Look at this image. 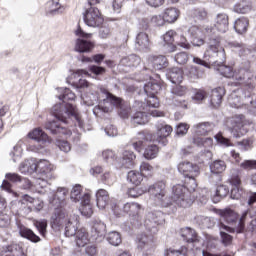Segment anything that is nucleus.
<instances>
[{
    "instance_id": "4468645a",
    "label": "nucleus",
    "mask_w": 256,
    "mask_h": 256,
    "mask_svg": "<svg viewBox=\"0 0 256 256\" xmlns=\"http://www.w3.org/2000/svg\"><path fill=\"white\" fill-rule=\"evenodd\" d=\"M148 193L155 199V201L163 203L167 197V184H165L164 181L156 182L149 186Z\"/></svg>"
},
{
    "instance_id": "09e8293b",
    "label": "nucleus",
    "mask_w": 256,
    "mask_h": 256,
    "mask_svg": "<svg viewBox=\"0 0 256 256\" xmlns=\"http://www.w3.org/2000/svg\"><path fill=\"white\" fill-rule=\"evenodd\" d=\"M161 90V86L155 82H148L144 85L145 93H150L151 95H155L158 91Z\"/></svg>"
},
{
    "instance_id": "9d476101",
    "label": "nucleus",
    "mask_w": 256,
    "mask_h": 256,
    "mask_svg": "<svg viewBox=\"0 0 256 256\" xmlns=\"http://www.w3.org/2000/svg\"><path fill=\"white\" fill-rule=\"evenodd\" d=\"M207 57L221 65L225 63V49L221 47L219 42H210L208 49L204 53V58L207 59Z\"/></svg>"
},
{
    "instance_id": "393cba45",
    "label": "nucleus",
    "mask_w": 256,
    "mask_h": 256,
    "mask_svg": "<svg viewBox=\"0 0 256 256\" xmlns=\"http://www.w3.org/2000/svg\"><path fill=\"white\" fill-rule=\"evenodd\" d=\"M18 229L19 235L24 237V239H28V241H32V243H39L41 241V238H39V236L33 233L31 229L23 225H18Z\"/></svg>"
},
{
    "instance_id": "58836bf2",
    "label": "nucleus",
    "mask_w": 256,
    "mask_h": 256,
    "mask_svg": "<svg viewBox=\"0 0 256 256\" xmlns=\"http://www.w3.org/2000/svg\"><path fill=\"white\" fill-rule=\"evenodd\" d=\"M69 193V190L65 187H59L55 193L53 203L58 205H63V202L65 201V197H67V194Z\"/></svg>"
},
{
    "instance_id": "f704fd0d",
    "label": "nucleus",
    "mask_w": 256,
    "mask_h": 256,
    "mask_svg": "<svg viewBox=\"0 0 256 256\" xmlns=\"http://www.w3.org/2000/svg\"><path fill=\"white\" fill-rule=\"evenodd\" d=\"M137 156L133 151L125 150L122 154V167L129 169V167H133V161H135Z\"/></svg>"
},
{
    "instance_id": "423d86ee",
    "label": "nucleus",
    "mask_w": 256,
    "mask_h": 256,
    "mask_svg": "<svg viewBox=\"0 0 256 256\" xmlns=\"http://www.w3.org/2000/svg\"><path fill=\"white\" fill-rule=\"evenodd\" d=\"M97 99L99 101H104V103L107 101L108 103H111V105H114V107H119V115L122 119H127V117H129V107L123 106V100L111 94L109 91L105 90V88L99 89Z\"/></svg>"
},
{
    "instance_id": "412c9836",
    "label": "nucleus",
    "mask_w": 256,
    "mask_h": 256,
    "mask_svg": "<svg viewBox=\"0 0 256 256\" xmlns=\"http://www.w3.org/2000/svg\"><path fill=\"white\" fill-rule=\"evenodd\" d=\"M80 212L84 217H91L93 215V206H91V195L84 194L81 200Z\"/></svg>"
},
{
    "instance_id": "a19ab883",
    "label": "nucleus",
    "mask_w": 256,
    "mask_h": 256,
    "mask_svg": "<svg viewBox=\"0 0 256 256\" xmlns=\"http://www.w3.org/2000/svg\"><path fill=\"white\" fill-rule=\"evenodd\" d=\"M227 169V164L223 160H216L210 165L211 173L219 174L223 173Z\"/></svg>"
},
{
    "instance_id": "5701e85b",
    "label": "nucleus",
    "mask_w": 256,
    "mask_h": 256,
    "mask_svg": "<svg viewBox=\"0 0 256 256\" xmlns=\"http://www.w3.org/2000/svg\"><path fill=\"white\" fill-rule=\"evenodd\" d=\"M148 63L152 65L154 69L161 70L165 69L169 63L167 62V58L165 56H150L148 58Z\"/></svg>"
},
{
    "instance_id": "864d4df0",
    "label": "nucleus",
    "mask_w": 256,
    "mask_h": 256,
    "mask_svg": "<svg viewBox=\"0 0 256 256\" xmlns=\"http://www.w3.org/2000/svg\"><path fill=\"white\" fill-rule=\"evenodd\" d=\"M241 169H244V171H252L253 169H256V160H244L242 163H240Z\"/></svg>"
},
{
    "instance_id": "dca6fc26",
    "label": "nucleus",
    "mask_w": 256,
    "mask_h": 256,
    "mask_svg": "<svg viewBox=\"0 0 256 256\" xmlns=\"http://www.w3.org/2000/svg\"><path fill=\"white\" fill-rule=\"evenodd\" d=\"M226 127L232 131L235 137H241V135H243V127H245V124L243 123V118L233 117L226 120Z\"/></svg>"
},
{
    "instance_id": "f257e3e1",
    "label": "nucleus",
    "mask_w": 256,
    "mask_h": 256,
    "mask_svg": "<svg viewBox=\"0 0 256 256\" xmlns=\"http://www.w3.org/2000/svg\"><path fill=\"white\" fill-rule=\"evenodd\" d=\"M179 173H183L184 177H188L191 183V188L185 187L184 185L177 184L172 188V201L178 207H191L195 201V194H192L191 191H195L197 188V183L195 182V177L199 175V166L191 162H181L178 165Z\"/></svg>"
},
{
    "instance_id": "bf43d9fd",
    "label": "nucleus",
    "mask_w": 256,
    "mask_h": 256,
    "mask_svg": "<svg viewBox=\"0 0 256 256\" xmlns=\"http://www.w3.org/2000/svg\"><path fill=\"white\" fill-rule=\"evenodd\" d=\"M5 177L8 181H11V183H21V181H23V178L17 173H7Z\"/></svg>"
},
{
    "instance_id": "69168bd1",
    "label": "nucleus",
    "mask_w": 256,
    "mask_h": 256,
    "mask_svg": "<svg viewBox=\"0 0 256 256\" xmlns=\"http://www.w3.org/2000/svg\"><path fill=\"white\" fill-rule=\"evenodd\" d=\"M61 5L59 4V0H52L50 13L51 15H55V13H61Z\"/></svg>"
},
{
    "instance_id": "f8f14e48",
    "label": "nucleus",
    "mask_w": 256,
    "mask_h": 256,
    "mask_svg": "<svg viewBox=\"0 0 256 256\" xmlns=\"http://www.w3.org/2000/svg\"><path fill=\"white\" fill-rule=\"evenodd\" d=\"M160 215L159 212H148L144 220V227L150 235H157L159 233V224H160Z\"/></svg>"
},
{
    "instance_id": "9b49d317",
    "label": "nucleus",
    "mask_w": 256,
    "mask_h": 256,
    "mask_svg": "<svg viewBox=\"0 0 256 256\" xmlns=\"http://www.w3.org/2000/svg\"><path fill=\"white\" fill-rule=\"evenodd\" d=\"M56 120L48 122L46 124V129L48 131H51L53 135H57L58 133H62L63 135H71V130H67V128L64 125L69 124V119H71L72 116H67L66 118H59L56 117V115L52 112Z\"/></svg>"
},
{
    "instance_id": "052dcab7",
    "label": "nucleus",
    "mask_w": 256,
    "mask_h": 256,
    "mask_svg": "<svg viewBox=\"0 0 256 256\" xmlns=\"http://www.w3.org/2000/svg\"><path fill=\"white\" fill-rule=\"evenodd\" d=\"M153 141V139H151V135L147 134L144 138V140H139L137 142L133 143V147L134 149H136V151H141L143 145H145V141Z\"/></svg>"
},
{
    "instance_id": "a878e982",
    "label": "nucleus",
    "mask_w": 256,
    "mask_h": 256,
    "mask_svg": "<svg viewBox=\"0 0 256 256\" xmlns=\"http://www.w3.org/2000/svg\"><path fill=\"white\" fill-rule=\"evenodd\" d=\"M95 45H93V42H89L87 40L83 39H77L75 43V51L78 53H89Z\"/></svg>"
},
{
    "instance_id": "c85d7f7f",
    "label": "nucleus",
    "mask_w": 256,
    "mask_h": 256,
    "mask_svg": "<svg viewBox=\"0 0 256 256\" xmlns=\"http://www.w3.org/2000/svg\"><path fill=\"white\" fill-rule=\"evenodd\" d=\"M106 231L107 226H105V223L99 220L94 221L92 226V233H94V237H96V239H103V237H105Z\"/></svg>"
},
{
    "instance_id": "0e129e2a",
    "label": "nucleus",
    "mask_w": 256,
    "mask_h": 256,
    "mask_svg": "<svg viewBox=\"0 0 256 256\" xmlns=\"http://www.w3.org/2000/svg\"><path fill=\"white\" fill-rule=\"evenodd\" d=\"M206 98H207V92L205 90H198L192 97V99L194 101H197V103H200V101H203Z\"/></svg>"
},
{
    "instance_id": "7ed1b4c3",
    "label": "nucleus",
    "mask_w": 256,
    "mask_h": 256,
    "mask_svg": "<svg viewBox=\"0 0 256 256\" xmlns=\"http://www.w3.org/2000/svg\"><path fill=\"white\" fill-rule=\"evenodd\" d=\"M52 225L54 227H63L65 225L66 237H75L79 229V215H67L65 210L57 209L52 215Z\"/></svg>"
},
{
    "instance_id": "bb28decb",
    "label": "nucleus",
    "mask_w": 256,
    "mask_h": 256,
    "mask_svg": "<svg viewBox=\"0 0 256 256\" xmlns=\"http://www.w3.org/2000/svg\"><path fill=\"white\" fill-rule=\"evenodd\" d=\"M149 115L151 113L147 110L136 112L132 118L133 125H146V123H149Z\"/></svg>"
},
{
    "instance_id": "49530a36",
    "label": "nucleus",
    "mask_w": 256,
    "mask_h": 256,
    "mask_svg": "<svg viewBox=\"0 0 256 256\" xmlns=\"http://www.w3.org/2000/svg\"><path fill=\"white\" fill-rule=\"evenodd\" d=\"M128 181L133 185H141V181H143V175L137 171L128 172Z\"/></svg>"
},
{
    "instance_id": "c9c22d12",
    "label": "nucleus",
    "mask_w": 256,
    "mask_h": 256,
    "mask_svg": "<svg viewBox=\"0 0 256 256\" xmlns=\"http://www.w3.org/2000/svg\"><path fill=\"white\" fill-rule=\"evenodd\" d=\"M253 9V5L251 4V1L249 0H242L235 4L234 11L235 13H249Z\"/></svg>"
},
{
    "instance_id": "c03bdc74",
    "label": "nucleus",
    "mask_w": 256,
    "mask_h": 256,
    "mask_svg": "<svg viewBox=\"0 0 256 256\" xmlns=\"http://www.w3.org/2000/svg\"><path fill=\"white\" fill-rule=\"evenodd\" d=\"M5 209V202L3 200H0V213ZM11 223V217H9L8 214H0V227H9V224Z\"/></svg>"
},
{
    "instance_id": "6e6d98bb",
    "label": "nucleus",
    "mask_w": 256,
    "mask_h": 256,
    "mask_svg": "<svg viewBox=\"0 0 256 256\" xmlns=\"http://www.w3.org/2000/svg\"><path fill=\"white\" fill-rule=\"evenodd\" d=\"M193 17L198 21H205L207 19V12L205 9H195L193 10Z\"/></svg>"
},
{
    "instance_id": "37998d69",
    "label": "nucleus",
    "mask_w": 256,
    "mask_h": 256,
    "mask_svg": "<svg viewBox=\"0 0 256 256\" xmlns=\"http://www.w3.org/2000/svg\"><path fill=\"white\" fill-rule=\"evenodd\" d=\"M229 195V187L225 185H220L216 189V197L213 198L214 203H219L223 197Z\"/></svg>"
},
{
    "instance_id": "3c124183",
    "label": "nucleus",
    "mask_w": 256,
    "mask_h": 256,
    "mask_svg": "<svg viewBox=\"0 0 256 256\" xmlns=\"http://www.w3.org/2000/svg\"><path fill=\"white\" fill-rule=\"evenodd\" d=\"M165 256H187V248H181L179 250L168 249L166 250Z\"/></svg>"
},
{
    "instance_id": "20e7f679",
    "label": "nucleus",
    "mask_w": 256,
    "mask_h": 256,
    "mask_svg": "<svg viewBox=\"0 0 256 256\" xmlns=\"http://www.w3.org/2000/svg\"><path fill=\"white\" fill-rule=\"evenodd\" d=\"M219 215L221 217L220 219V229H224V231H228L229 233H243L245 230V217H247V212H245L242 217L240 218L239 224L236 228H231L230 226H227L223 223H228V225H231L232 223H235L237 219H239V215L235 210H232L231 208H226L223 210H219Z\"/></svg>"
},
{
    "instance_id": "79ce46f5",
    "label": "nucleus",
    "mask_w": 256,
    "mask_h": 256,
    "mask_svg": "<svg viewBox=\"0 0 256 256\" xmlns=\"http://www.w3.org/2000/svg\"><path fill=\"white\" fill-rule=\"evenodd\" d=\"M157 155H159V147H157L155 144L148 145L144 151V157L148 160L155 159Z\"/></svg>"
},
{
    "instance_id": "c756f323",
    "label": "nucleus",
    "mask_w": 256,
    "mask_h": 256,
    "mask_svg": "<svg viewBox=\"0 0 256 256\" xmlns=\"http://www.w3.org/2000/svg\"><path fill=\"white\" fill-rule=\"evenodd\" d=\"M166 23H175L179 19L181 12L177 8H167L163 12Z\"/></svg>"
},
{
    "instance_id": "4be33fe9",
    "label": "nucleus",
    "mask_w": 256,
    "mask_h": 256,
    "mask_svg": "<svg viewBox=\"0 0 256 256\" xmlns=\"http://www.w3.org/2000/svg\"><path fill=\"white\" fill-rule=\"evenodd\" d=\"M136 45L140 51L149 49V47H151V39L149 38V34H147V32L138 33L136 36Z\"/></svg>"
},
{
    "instance_id": "72a5a7b5",
    "label": "nucleus",
    "mask_w": 256,
    "mask_h": 256,
    "mask_svg": "<svg viewBox=\"0 0 256 256\" xmlns=\"http://www.w3.org/2000/svg\"><path fill=\"white\" fill-rule=\"evenodd\" d=\"M213 124L209 122L199 123L193 126L196 135H207V133L213 131Z\"/></svg>"
},
{
    "instance_id": "13d9d810",
    "label": "nucleus",
    "mask_w": 256,
    "mask_h": 256,
    "mask_svg": "<svg viewBox=\"0 0 256 256\" xmlns=\"http://www.w3.org/2000/svg\"><path fill=\"white\" fill-rule=\"evenodd\" d=\"M151 23H153L154 25H157V27H163V25H165L166 20H165V16L163 15H154L151 18Z\"/></svg>"
},
{
    "instance_id": "6ab92c4d",
    "label": "nucleus",
    "mask_w": 256,
    "mask_h": 256,
    "mask_svg": "<svg viewBox=\"0 0 256 256\" xmlns=\"http://www.w3.org/2000/svg\"><path fill=\"white\" fill-rule=\"evenodd\" d=\"M171 133H173V127L165 124H160L158 125V138L156 139V143H160V145H167V143H169L167 141V137H169L171 135Z\"/></svg>"
},
{
    "instance_id": "ea45409f",
    "label": "nucleus",
    "mask_w": 256,
    "mask_h": 256,
    "mask_svg": "<svg viewBox=\"0 0 256 256\" xmlns=\"http://www.w3.org/2000/svg\"><path fill=\"white\" fill-rule=\"evenodd\" d=\"M107 241L110 243V245H113L114 247H119V244L122 243L121 234L117 231L109 232L107 235Z\"/></svg>"
},
{
    "instance_id": "2f4dec72",
    "label": "nucleus",
    "mask_w": 256,
    "mask_h": 256,
    "mask_svg": "<svg viewBox=\"0 0 256 256\" xmlns=\"http://www.w3.org/2000/svg\"><path fill=\"white\" fill-rule=\"evenodd\" d=\"M168 77L172 83L179 85L183 82V70L181 68H171L168 72Z\"/></svg>"
},
{
    "instance_id": "8fccbe9b",
    "label": "nucleus",
    "mask_w": 256,
    "mask_h": 256,
    "mask_svg": "<svg viewBox=\"0 0 256 256\" xmlns=\"http://www.w3.org/2000/svg\"><path fill=\"white\" fill-rule=\"evenodd\" d=\"M218 71L223 77L231 78L235 76V72H233V68L230 66L220 65Z\"/></svg>"
},
{
    "instance_id": "e2e57ef3",
    "label": "nucleus",
    "mask_w": 256,
    "mask_h": 256,
    "mask_svg": "<svg viewBox=\"0 0 256 256\" xmlns=\"http://www.w3.org/2000/svg\"><path fill=\"white\" fill-rule=\"evenodd\" d=\"M225 229H220V235H221V238H222V243L224 245H231L232 241H233V237L225 232Z\"/></svg>"
},
{
    "instance_id": "aec40b11",
    "label": "nucleus",
    "mask_w": 256,
    "mask_h": 256,
    "mask_svg": "<svg viewBox=\"0 0 256 256\" xmlns=\"http://www.w3.org/2000/svg\"><path fill=\"white\" fill-rule=\"evenodd\" d=\"M223 95H225V89L218 87L212 90L210 105L217 109L221 107V103L223 102Z\"/></svg>"
},
{
    "instance_id": "2eb2a0df",
    "label": "nucleus",
    "mask_w": 256,
    "mask_h": 256,
    "mask_svg": "<svg viewBox=\"0 0 256 256\" xmlns=\"http://www.w3.org/2000/svg\"><path fill=\"white\" fill-rule=\"evenodd\" d=\"M2 252V256H27V250H25V245L23 242H13L3 247Z\"/></svg>"
},
{
    "instance_id": "4d7b16f0",
    "label": "nucleus",
    "mask_w": 256,
    "mask_h": 256,
    "mask_svg": "<svg viewBox=\"0 0 256 256\" xmlns=\"http://www.w3.org/2000/svg\"><path fill=\"white\" fill-rule=\"evenodd\" d=\"M21 153H23L21 146L19 144L15 145L13 147V151L10 152V157L13 159L14 163H16L17 159L21 157Z\"/></svg>"
},
{
    "instance_id": "f3484780",
    "label": "nucleus",
    "mask_w": 256,
    "mask_h": 256,
    "mask_svg": "<svg viewBox=\"0 0 256 256\" xmlns=\"http://www.w3.org/2000/svg\"><path fill=\"white\" fill-rule=\"evenodd\" d=\"M157 107H159V99L155 96H151L148 99L147 104L142 106V111H149L152 117H165V113L159 110H151V108L157 109Z\"/></svg>"
},
{
    "instance_id": "6e6552de",
    "label": "nucleus",
    "mask_w": 256,
    "mask_h": 256,
    "mask_svg": "<svg viewBox=\"0 0 256 256\" xmlns=\"http://www.w3.org/2000/svg\"><path fill=\"white\" fill-rule=\"evenodd\" d=\"M30 139H33L36 141V144H30L27 149L28 151H33L34 153H37L38 151H41V149L45 148V145L49 143V136L43 130L40 128L34 129L32 132L28 134Z\"/></svg>"
},
{
    "instance_id": "f03ea898",
    "label": "nucleus",
    "mask_w": 256,
    "mask_h": 256,
    "mask_svg": "<svg viewBox=\"0 0 256 256\" xmlns=\"http://www.w3.org/2000/svg\"><path fill=\"white\" fill-rule=\"evenodd\" d=\"M59 99L62 100V103L55 104L52 107V113L58 117V119H67V117H71L77 121L79 127H83V122L77 114V109L73 104H69L66 101H75V93H73L70 89L65 88L62 96H59Z\"/></svg>"
},
{
    "instance_id": "a18cd8bd",
    "label": "nucleus",
    "mask_w": 256,
    "mask_h": 256,
    "mask_svg": "<svg viewBox=\"0 0 256 256\" xmlns=\"http://www.w3.org/2000/svg\"><path fill=\"white\" fill-rule=\"evenodd\" d=\"M155 169L148 162H142L140 164V173L142 177H151L154 173Z\"/></svg>"
},
{
    "instance_id": "a211bd4d",
    "label": "nucleus",
    "mask_w": 256,
    "mask_h": 256,
    "mask_svg": "<svg viewBox=\"0 0 256 256\" xmlns=\"http://www.w3.org/2000/svg\"><path fill=\"white\" fill-rule=\"evenodd\" d=\"M214 27L220 33H227L229 31V16L225 13L217 14L214 18Z\"/></svg>"
},
{
    "instance_id": "39448f33",
    "label": "nucleus",
    "mask_w": 256,
    "mask_h": 256,
    "mask_svg": "<svg viewBox=\"0 0 256 256\" xmlns=\"http://www.w3.org/2000/svg\"><path fill=\"white\" fill-rule=\"evenodd\" d=\"M19 170L21 173L32 174L37 172L42 175V177L51 179V177H53L51 173L55 170V166L47 160H39L38 162L35 160H26L20 164Z\"/></svg>"
},
{
    "instance_id": "de8ad7c7",
    "label": "nucleus",
    "mask_w": 256,
    "mask_h": 256,
    "mask_svg": "<svg viewBox=\"0 0 256 256\" xmlns=\"http://www.w3.org/2000/svg\"><path fill=\"white\" fill-rule=\"evenodd\" d=\"M151 243H153V234L151 236L142 234L138 237V247L140 249H144L146 245H151Z\"/></svg>"
},
{
    "instance_id": "b1692460",
    "label": "nucleus",
    "mask_w": 256,
    "mask_h": 256,
    "mask_svg": "<svg viewBox=\"0 0 256 256\" xmlns=\"http://www.w3.org/2000/svg\"><path fill=\"white\" fill-rule=\"evenodd\" d=\"M97 207L105 209L109 205V192L105 189H99L96 193Z\"/></svg>"
},
{
    "instance_id": "338daca9",
    "label": "nucleus",
    "mask_w": 256,
    "mask_h": 256,
    "mask_svg": "<svg viewBox=\"0 0 256 256\" xmlns=\"http://www.w3.org/2000/svg\"><path fill=\"white\" fill-rule=\"evenodd\" d=\"M241 195H243V189L241 187H232L231 189L232 199H241Z\"/></svg>"
},
{
    "instance_id": "ddd939ff",
    "label": "nucleus",
    "mask_w": 256,
    "mask_h": 256,
    "mask_svg": "<svg viewBox=\"0 0 256 256\" xmlns=\"http://www.w3.org/2000/svg\"><path fill=\"white\" fill-rule=\"evenodd\" d=\"M123 211L124 213L129 214L130 221L132 225H139L141 224L142 221V216H141V205L135 202L132 203H126L123 206Z\"/></svg>"
},
{
    "instance_id": "7c9ffc66",
    "label": "nucleus",
    "mask_w": 256,
    "mask_h": 256,
    "mask_svg": "<svg viewBox=\"0 0 256 256\" xmlns=\"http://www.w3.org/2000/svg\"><path fill=\"white\" fill-rule=\"evenodd\" d=\"M180 235L186 243H195L197 241V233L192 228H182Z\"/></svg>"
},
{
    "instance_id": "473e14b6",
    "label": "nucleus",
    "mask_w": 256,
    "mask_h": 256,
    "mask_svg": "<svg viewBox=\"0 0 256 256\" xmlns=\"http://www.w3.org/2000/svg\"><path fill=\"white\" fill-rule=\"evenodd\" d=\"M234 29L240 35L247 33V29H249V19L246 17L238 18L234 23Z\"/></svg>"
},
{
    "instance_id": "603ef678",
    "label": "nucleus",
    "mask_w": 256,
    "mask_h": 256,
    "mask_svg": "<svg viewBox=\"0 0 256 256\" xmlns=\"http://www.w3.org/2000/svg\"><path fill=\"white\" fill-rule=\"evenodd\" d=\"M175 35H177V33L173 30L166 32L163 36L164 43H166V45H173L175 42Z\"/></svg>"
},
{
    "instance_id": "1a4fd4ad",
    "label": "nucleus",
    "mask_w": 256,
    "mask_h": 256,
    "mask_svg": "<svg viewBox=\"0 0 256 256\" xmlns=\"http://www.w3.org/2000/svg\"><path fill=\"white\" fill-rule=\"evenodd\" d=\"M83 19L85 25L88 27H101L105 21L101 11H99V8L97 7H90L86 9L83 13Z\"/></svg>"
},
{
    "instance_id": "cd10ccee",
    "label": "nucleus",
    "mask_w": 256,
    "mask_h": 256,
    "mask_svg": "<svg viewBox=\"0 0 256 256\" xmlns=\"http://www.w3.org/2000/svg\"><path fill=\"white\" fill-rule=\"evenodd\" d=\"M75 235H76L75 241L78 247H85V245L89 243V233H87V229L80 228L75 233Z\"/></svg>"
},
{
    "instance_id": "5fc2aeb1",
    "label": "nucleus",
    "mask_w": 256,
    "mask_h": 256,
    "mask_svg": "<svg viewBox=\"0 0 256 256\" xmlns=\"http://www.w3.org/2000/svg\"><path fill=\"white\" fill-rule=\"evenodd\" d=\"M174 59L178 65H185L189 61V55L186 52H180L175 55Z\"/></svg>"
},
{
    "instance_id": "0eeeda50",
    "label": "nucleus",
    "mask_w": 256,
    "mask_h": 256,
    "mask_svg": "<svg viewBox=\"0 0 256 256\" xmlns=\"http://www.w3.org/2000/svg\"><path fill=\"white\" fill-rule=\"evenodd\" d=\"M188 31L192 37H195L193 40L194 47H201V45H205L203 37H211V35H215V29L213 26L209 25V23H205L201 26L194 25L190 27Z\"/></svg>"
},
{
    "instance_id": "4c0bfd02",
    "label": "nucleus",
    "mask_w": 256,
    "mask_h": 256,
    "mask_svg": "<svg viewBox=\"0 0 256 256\" xmlns=\"http://www.w3.org/2000/svg\"><path fill=\"white\" fill-rule=\"evenodd\" d=\"M83 187L79 184L75 185L70 192V199L74 201V203H78V201H83Z\"/></svg>"
},
{
    "instance_id": "774afa93",
    "label": "nucleus",
    "mask_w": 256,
    "mask_h": 256,
    "mask_svg": "<svg viewBox=\"0 0 256 256\" xmlns=\"http://www.w3.org/2000/svg\"><path fill=\"white\" fill-rule=\"evenodd\" d=\"M38 231L42 234L45 235V233L47 232V221L43 220V221H37L35 223Z\"/></svg>"
},
{
    "instance_id": "680f3d73",
    "label": "nucleus",
    "mask_w": 256,
    "mask_h": 256,
    "mask_svg": "<svg viewBox=\"0 0 256 256\" xmlns=\"http://www.w3.org/2000/svg\"><path fill=\"white\" fill-rule=\"evenodd\" d=\"M189 131V126L187 123H180L176 128V135H187V132Z\"/></svg>"
},
{
    "instance_id": "e433bc0d",
    "label": "nucleus",
    "mask_w": 256,
    "mask_h": 256,
    "mask_svg": "<svg viewBox=\"0 0 256 256\" xmlns=\"http://www.w3.org/2000/svg\"><path fill=\"white\" fill-rule=\"evenodd\" d=\"M120 63L124 67H137L139 63H141V58L135 54H132L128 57L122 58Z\"/></svg>"
}]
</instances>
